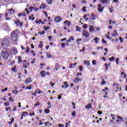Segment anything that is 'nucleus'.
Masks as SVG:
<instances>
[{
	"label": "nucleus",
	"instance_id": "obj_43",
	"mask_svg": "<svg viewBox=\"0 0 127 127\" xmlns=\"http://www.w3.org/2000/svg\"><path fill=\"white\" fill-rule=\"evenodd\" d=\"M62 48H64L65 47V43H62Z\"/></svg>",
	"mask_w": 127,
	"mask_h": 127
},
{
	"label": "nucleus",
	"instance_id": "obj_38",
	"mask_svg": "<svg viewBox=\"0 0 127 127\" xmlns=\"http://www.w3.org/2000/svg\"><path fill=\"white\" fill-rule=\"evenodd\" d=\"M44 29H45V30H47L48 29H50V27H45V26H44Z\"/></svg>",
	"mask_w": 127,
	"mask_h": 127
},
{
	"label": "nucleus",
	"instance_id": "obj_23",
	"mask_svg": "<svg viewBox=\"0 0 127 127\" xmlns=\"http://www.w3.org/2000/svg\"><path fill=\"white\" fill-rule=\"evenodd\" d=\"M5 30H6V31H9V30H10V28L8 26H6L5 28Z\"/></svg>",
	"mask_w": 127,
	"mask_h": 127
},
{
	"label": "nucleus",
	"instance_id": "obj_5",
	"mask_svg": "<svg viewBox=\"0 0 127 127\" xmlns=\"http://www.w3.org/2000/svg\"><path fill=\"white\" fill-rule=\"evenodd\" d=\"M104 6L102 8V4H99L98 5V11H99V12H102V11H103V10H104Z\"/></svg>",
	"mask_w": 127,
	"mask_h": 127
},
{
	"label": "nucleus",
	"instance_id": "obj_49",
	"mask_svg": "<svg viewBox=\"0 0 127 127\" xmlns=\"http://www.w3.org/2000/svg\"><path fill=\"white\" fill-rule=\"evenodd\" d=\"M31 64H34L35 63V59H33V61L31 62Z\"/></svg>",
	"mask_w": 127,
	"mask_h": 127
},
{
	"label": "nucleus",
	"instance_id": "obj_4",
	"mask_svg": "<svg viewBox=\"0 0 127 127\" xmlns=\"http://www.w3.org/2000/svg\"><path fill=\"white\" fill-rule=\"evenodd\" d=\"M15 24H17V26H20V27H21V26L23 25V23H22V22H20V21L18 19H17L15 21Z\"/></svg>",
	"mask_w": 127,
	"mask_h": 127
},
{
	"label": "nucleus",
	"instance_id": "obj_48",
	"mask_svg": "<svg viewBox=\"0 0 127 127\" xmlns=\"http://www.w3.org/2000/svg\"><path fill=\"white\" fill-rule=\"evenodd\" d=\"M106 81H105V79H103V81H102V83H101V84L102 85H104V84H106Z\"/></svg>",
	"mask_w": 127,
	"mask_h": 127
},
{
	"label": "nucleus",
	"instance_id": "obj_51",
	"mask_svg": "<svg viewBox=\"0 0 127 127\" xmlns=\"http://www.w3.org/2000/svg\"><path fill=\"white\" fill-rule=\"evenodd\" d=\"M69 68H70V69L73 68V64H69Z\"/></svg>",
	"mask_w": 127,
	"mask_h": 127
},
{
	"label": "nucleus",
	"instance_id": "obj_52",
	"mask_svg": "<svg viewBox=\"0 0 127 127\" xmlns=\"http://www.w3.org/2000/svg\"><path fill=\"white\" fill-rule=\"evenodd\" d=\"M48 38H49L50 41H52V40H51V38H52V37L51 36H49Z\"/></svg>",
	"mask_w": 127,
	"mask_h": 127
},
{
	"label": "nucleus",
	"instance_id": "obj_1",
	"mask_svg": "<svg viewBox=\"0 0 127 127\" xmlns=\"http://www.w3.org/2000/svg\"><path fill=\"white\" fill-rule=\"evenodd\" d=\"M18 34H19V32L17 30H15L11 32L10 38L11 40L13 42H17L18 39Z\"/></svg>",
	"mask_w": 127,
	"mask_h": 127
},
{
	"label": "nucleus",
	"instance_id": "obj_26",
	"mask_svg": "<svg viewBox=\"0 0 127 127\" xmlns=\"http://www.w3.org/2000/svg\"><path fill=\"white\" fill-rule=\"evenodd\" d=\"M108 0H101V3H107Z\"/></svg>",
	"mask_w": 127,
	"mask_h": 127
},
{
	"label": "nucleus",
	"instance_id": "obj_59",
	"mask_svg": "<svg viewBox=\"0 0 127 127\" xmlns=\"http://www.w3.org/2000/svg\"><path fill=\"white\" fill-rule=\"evenodd\" d=\"M106 37L107 38H108V39H110V40H111L112 39V38L111 37H110V36H108V35H106Z\"/></svg>",
	"mask_w": 127,
	"mask_h": 127
},
{
	"label": "nucleus",
	"instance_id": "obj_9",
	"mask_svg": "<svg viewBox=\"0 0 127 127\" xmlns=\"http://www.w3.org/2000/svg\"><path fill=\"white\" fill-rule=\"evenodd\" d=\"M31 82V79L29 77L25 80V82L26 84H29Z\"/></svg>",
	"mask_w": 127,
	"mask_h": 127
},
{
	"label": "nucleus",
	"instance_id": "obj_36",
	"mask_svg": "<svg viewBox=\"0 0 127 127\" xmlns=\"http://www.w3.org/2000/svg\"><path fill=\"white\" fill-rule=\"evenodd\" d=\"M7 87L5 88L4 89H1V92H5V91H7Z\"/></svg>",
	"mask_w": 127,
	"mask_h": 127
},
{
	"label": "nucleus",
	"instance_id": "obj_44",
	"mask_svg": "<svg viewBox=\"0 0 127 127\" xmlns=\"http://www.w3.org/2000/svg\"><path fill=\"white\" fill-rule=\"evenodd\" d=\"M9 100L10 101V102H13V99L11 97L9 98Z\"/></svg>",
	"mask_w": 127,
	"mask_h": 127
},
{
	"label": "nucleus",
	"instance_id": "obj_16",
	"mask_svg": "<svg viewBox=\"0 0 127 127\" xmlns=\"http://www.w3.org/2000/svg\"><path fill=\"white\" fill-rule=\"evenodd\" d=\"M117 119H118V120H120V121H121V122H124V118H123L121 116H118Z\"/></svg>",
	"mask_w": 127,
	"mask_h": 127
},
{
	"label": "nucleus",
	"instance_id": "obj_27",
	"mask_svg": "<svg viewBox=\"0 0 127 127\" xmlns=\"http://www.w3.org/2000/svg\"><path fill=\"white\" fill-rule=\"evenodd\" d=\"M52 0H47V2L48 4H51V3H52Z\"/></svg>",
	"mask_w": 127,
	"mask_h": 127
},
{
	"label": "nucleus",
	"instance_id": "obj_40",
	"mask_svg": "<svg viewBox=\"0 0 127 127\" xmlns=\"http://www.w3.org/2000/svg\"><path fill=\"white\" fill-rule=\"evenodd\" d=\"M83 28L86 29V28H87V27H88V25L87 24H84L83 25Z\"/></svg>",
	"mask_w": 127,
	"mask_h": 127
},
{
	"label": "nucleus",
	"instance_id": "obj_18",
	"mask_svg": "<svg viewBox=\"0 0 127 127\" xmlns=\"http://www.w3.org/2000/svg\"><path fill=\"white\" fill-rule=\"evenodd\" d=\"M9 10L10 11V14H12V13H14V10H13V9L12 8L9 9Z\"/></svg>",
	"mask_w": 127,
	"mask_h": 127
},
{
	"label": "nucleus",
	"instance_id": "obj_29",
	"mask_svg": "<svg viewBox=\"0 0 127 127\" xmlns=\"http://www.w3.org/2000/svg\"><path fill=\"white\" fill-rule=\"evenodd\" d=\"M5 110L7 112L8 111V110H10V112H11L12 110H11V109L10 108V107H7L5 108Z\"/></svg>",
	"mask_w": 127,
	"mask_h": 127
},
{
	"label": "nucleus",
	"instance_id": "obj_62",
	"mask_svg": "<svg viewBox=\"0 0 127 127\" xmlns=\"http://www.w3.org/2000/svg\"><path fill=\"white\" fill-rule=\"evenodd\" d=\"M40 104L39 102H38V103L35 104V106L36 107L37 106H39Z\"/></svg>",
	"mask_w": 127,
	"mask_h": 127
},
{
	"label": "nucleus",
	"instance_id": "obj_8",
	"mask_svg": "<svg viewBox=\"0 0 127 127\" xmlns=\"http://www.w3.org/2000/svg\"><path fill=\"white\" fill-rule=\"evenodd\" d=\"M12 51L14 55H15L17 54V53L18 52L17 51V49H16V48L12 49Z\"/></svg>",
	"mask_w": 127,
	"mask_h": 127
},
{
	"label": "nucleus",
	"instance_id": "obj_46",
	"mask_svg": "<svg viewBox=\"0 0 127 127\" xmlns=\"http://www.w3.org/2000/svg\"><path fill=\"white\" fill-rule=\"evenodd\" d=\"M4 105L6 107H7L8 106H9V103L8 102H5V103H4Z\"/></svg>",
	"mask_w": 127,
	"mask_h": 127
},
{
	"label": "nucleus",
	"instance_id": "obj_10",
	"mask_svg": "<svg viewBox=\"0 0 127 127\" xmlns=\"http://www.w3.org/2000/svg\"><path fill=\"white\" fill-rule=\"evenodd\" d=\"M65 23H67V26H69L71 25V21L66 20L64 22V24H65Z\"/></svg>",
	"mask_w": 127,
	"mask_h": 127
},
{
	"label": "nucleus",
	"instance_id": "obj_20",
	"mask_svg": "<svg viewBox=\"0 0 127 127\" xmlns=\"http://www.w3.org/2000/svg\"><path fill=\"white\" fill-rule=\"evenodd\" d=\"M64 88H68L69 87V84H67V81L64 82Z\"/></svg>",
	"mask_w": 127,
	"mask_h": 127
},
{
	"label": "nucleus",
	"instance_id": "obj_28",
	"mask_svg": "<svg viewBox=\"0 0 127 127\" xmlns=\"http://www.w3.org/2000/svg\"><path fill=\"white\" fill-rule=\"evenodd\" d=\"M76 30V31L77 30V31H79V32H80V31H81V27H80L79 26H77Z\"/></svg>",
	"mask_w": 127,
	"mask_h": 127
},
{
	"label": "nucleus",
	"instance_id": "obj_32",
	"mask_svg": "<svg viewBox=\"0 0 127 127\" xmlns=\"http://www.w3.org/2000/svg\"><path fill=\"white\" fill-rule=\"evenodd\" d=\"M119 61H120V59L119 58H117L116 59V64L117 65H119Z\"/></svg>",
	"mask_w": 127,
	"mask_h": 127
},
{
	"label": "nucleus",
	"instance_id": "obj_42",
	"mask_svg": "<svg viewBox=\"0 0 127 127\" xmlns=\"http://www.w3.org/2000/svg\"><path fill=\"white\" fill-rule=\"evenodd\" d=\"M44 14H45V16H46V17H48V14H47V12L46 11H44Z\"/></svg>",
	"mask_w": 127,
	"mask_h": 127
},
{
	"label": "nucleus",
	"instance_id": "obj_11",
	"mask_svg": "<svg viewBox=\"0 0 127 127\" xmlns=\"http://www.w3.org/2000/svg\"><path fill=\"white\" fill-rule=\"evenodd\" d=\"M41 75H42V77L43 78L45 76V75H46V72L44 70H42L41 71Z\"/></svg>",
	"mask_w": 127,
	"mask_h": 127
},
{
	"label": "nucleus",
	"instance_id": "obj_24",
	"mask_svg": "<svg viewBox=\"0 0 127 127\" xmlns=\"http://www.w3.org/2000/svg\"><path fill=\"white\" fill-rule=\"evenodd\" d=\"M86 8H87V7H86V6H84L82 8V10H83L84 12H86V11H87V10H86Z\"/></svg>",
	"mask_w": 127,
	"mask_h": 127
},
{
	"label": "nucleus",
	"instance_id": "obj_53",
	"mask_svg": "<svg viewBox=\"0 0 127 127\" xmlns=\"http://www.w3.org/2000/svg\"><path fill=\"white\" fill-rule=\"evenodd\" d=\"M35 113H29V116H35Z\"/></svg>",
	"mask_w": 127,
	"mask_h": 127
},
{
	"label": "nucleus",
	"instance_id": "obj_2",
	"mask_svg": "<svg viewBox=\"0 0 127 127\" xmlns=\"http://www.w3.org/2000/svg\"><path fill=\"white\" fill-rule=\"evenodd\" d=\"M9 52H10V50L8 49L3 48L1 50V56L3 59L6 60L9 57Z\"/></svg>",
	"mask_w": 127,
	"mask_h": 127
},
{
	"label": "nucleus",
	"instance_id": "obj_31",
	"mask_svg": "<svg viewBox=\"0 0 127 127\" xmlns=\"http://www.w3.org/2000/svg\"><path fill=\"white\" fill-rule=\"evenodd\" d=\"M15 69H16V65H14V66L11 68V70L13 71V72H15Z\"/></svg>",
	"mask_w": 127,
	"mask_h": 127
},
{
	"label": "nucleus",
	"instance_id": "obj_61",
	"mask_svg": "<svg viewBox=\"0 0 127 127\" xmlns=\"http://www.w3.org/2000/svg\"><path fill=\"white\" fill-rule=\"evenodd\" d=\"M45 126H47V125H49V122L47 121V122H45Z\"/></svg>",
	"mask_w": 127,
	"mask_h": 127
},
{
	"label": "nucleus",
	"instance_id": "obj_56",
	"mask_svg": "<svg viewBox=\"0 0 127 127\" xmlns=\"http://www.w3.org/2000/svg\"><path fill=\"white\" fill-rule=\"evenodd\" d=\"M98 115H102V114H103V112H102V111H99L98 112Z\"/></svg>",
	"mask_w": 127,
	"mask_h": 127
},
{
	"label": "nucleus",
	"instance_id": "obj_3",
	"mask_svg": "<svg viewBox=\"0 0 127 127\" xmlns=\"http://www.w3.org/2000/svg\"><path fill=\"white\" fill-rule=\"evenodd\" d=\"M2 47L6 48L9 45V41L7 38L2 39L0 42Z\"/></svg>",
	"mask_w": 127,
	"mask_h": 127
},
{
	"label": "nucleus",
	"instance_id": "obj_33",
	"mask_svg": "<svg viewBox=\"0 0 127 127\" xmlns=\"http://www.w3.org/2000/svg\"><path fill=\"white\" fill-rule=\"evenodd\" d=\"M39 23H41L42 24H44L45 23H44V22L42 21V20L41 19H40L39 20Z\"/></svg>",
	"mask_w": 127,
	"mask_h": 127
},
{
	"label": "nucleus",
	"instance_id": "obj_6",
	"mask_svg": "<svg viewBox=\"0 0 127 127\" xmlns=\"http://www.w3.org/2000/svg\"><path fill=\"white\" fill-rule=\"evenodd\" d=\"M82 34L83 35H84V36H85L86 37H89V33L85 30H83L82 31Z\"/></svg>",
	"mask_w": 127,
	"mask_h": 127
},
{
	"label": "nucleus",
	"instance_id": "obj_58",
	"mask_svg": "<svg viewBox=\"0 0 127 127\" xmlns=\"http://www.w3.org/2000/svg\"><path fill=\"white\" fill-rule=\"evenodd\" d=\"M92 64H93V65H96V60H93L92 61Z\"/></svg>",
	"mask_w": 127,
	"mask_h": 127
},
{
	"label": "nucleus",
	"instance_id": "obj_21",
	"mask_svg": "<svg viewBox=\"0 0 127 127\" xmlns=\"http://www.w3.org/2000/svg\"><path fill=\"white\" fill-rule=\"evenodd\" d=\"M86 109H91L92 108V105L91 104H88L87 106H85Z\"/></svg>",
	"mask_w": 127,
	"mask_h": 127
},
{
	"label": "nucleus",
	"instance_id": "obj_22",
	"mask_svg": "<svg viewBox=\"0 0 127 127\" xmlns=\"http://www.w3.org/2000/svg\"><path fill=\"white\" fill-rule=\"evenodd\" d=\"M45 113H46V114H49V113H50V110L48 109H46L45 110Z\"/></svg>",
	"mask_w": 127,
	"mask_h": 127
},
{
	"label": "nucleus",
	"instance_id": "obj_12",
	"mask_svg": "<svg viewBox=\"0 0 127 127\" xmlns=\"http://www.w3.org/2000/svg\"><path fill=\"white\" fill-rule=\"evenodd\" d=\"M18 16H19V17H20V16H24V17H25V16H26V14H25L24 12L23 13H21L18 15Z\"/></svg>",
	"mask_w": 127,
	"mask_h": 127
},
{
	"label": "nucleus",
	"instance_id": "obj_25",
	"mask_svg": "<svg viewBox=\"0 0 127 127\" xmlns=\"http://www.w3.org/2000/svg\"><path fill=\"white\" fill-rule=\"evenodd\" d=\"M84 64H85V65H86V64H87V65H90V62H89V61H84Z\"/></svg>",
	"mask_w": 127,
	"mask_h": 127
},
{
	"label": "nucleus",
	"instance_id": "obj_37",
	"mask_svg": "<svg viewBox=\"0 0 127 127\" xmlns=\"http://www.w3.org/2000/svg\"><path fill=\"white\" fill-rule=\"evenodd\" d=\"M26 90H31V86H27L26 87Z\"/></svg>",
	"mask_w": 127,
	"mask_h": 127
},
{
	"label": "nucleus",
	"instance_id": "obj_63",
	"mask_svg": "<svg viewBox=\"0 0 127 127\" xmlns=\"http://www.w3.org/2000/svg\"><path fill=\"white\" fill-rule=\"evenodd\" d=\"M59 126L60 127H64V124H63L62 125H61V124H59Z\"/></svg>",
	"mask_w": 127,
	"mask_h": 127
},
{
	"label": "nucleus",
	"instance_id": "obj_55",
	"mask_svg": "<svg viewBox=\"0 0 127 127\" xmlns=\"http://www.w3.org/2000/svg\"><path fill=\"white\" fill-rule=\"evenodd\" d=\"M102 42L103 43H107V41L105 40L104 39H102Z\"/></svg>",
	"mask_w": 127,
	"mask_h": 127
},
{
	"label": "nucleus",
	"instance_id": "obj_50",
	"mask_svg": "<svg viewBox=\"0 0 127 127\" xmlns=\"http://www.w3.org/2000/svg\"><path fill=\"white\" fill-rule=\"evenodd\" d=\"M79 68L80 71H83V66H79Z\"/></svg>",
	"mask_w": 127,
	"mask_h": 127
},
{
	"label": "nucleus",
	"instance_id": "obj_7",
	"mask_svg": "<svg viewBox=\"0 0 127 127\" xmlns=\"http://www.w3.org/2000/svg\"><path fill=\"white\" fill-rule=\"evenodd\" d=\"M60 20H62V18L60 16L55 18V21H56V22H60Z\"/></svg>",
	"mask_w": 127,
	"mask_h": 127
},
{
	"label": "nucleus",
	"instance_id": "obj_45",
	"mask_svg": "<svg viewBox=\"0 0 127 127\" xmlns=\"http://www.w3.org/2000/svg\"><path fill=\"white\" fill-rule=\"evenodd\" d=\"M42 46H43V45H42V44H40L38 45V47L39 48H42Z\"/></svg>",
	"mask_w": 127,
	"mask_h": 127
},
{
	"label": "nucleus",
	"instance_id": "obj_57",
	"mask_svg": "<svg viewBox=\"0 0 127 127\" xmlns=\"http://www.w3.org/2000/svg\"><path fill=\"white\" fill-rule=\"evenodd\" d=\"M80 75V76L82 75V73L78 72V73H77L76 76L79 77V75Z\"/></svg>",
	"mask_w": 127,
	"mask_h": 127
},
{
	"label": "nucleus",
	"instance_id": "obj_47",
	"mask_svg": "<svg viewBox=\"0 0 127 127\" xmlns=\"http://www.w3.org/2000/svg\"><path fill=\"white\" fill-rule=\"evenodd\" d=\"M113 7H111L110 8H109L110 11L111 12H113L114 11V10L113 9Z\"/></svg>",
	"mask_w": 127,
	"mask_h": 127
},
{
	"label": "nucleus",
	"instance_id": "obj_39",
	"mask_svg": "<svg viewBox=\"0 0 127 127\" xmlns=\"http://www.w3.org/2000/svg\"><path fill=\"white\" fill-rule=\"evenodd\" d=\"M74 82H75V83H77L78 82H79V79L78 78H75V80H74Z\"/></svg>",
	"mask_w": 127,
	"mask_h": 127
},
{
	"label": "nucleus",
	"instance_id": "obj_13",
	"mask_svg": "<svg viewBox=\"0 0 127 127\" xmlns=\"http://www.w3.org/2000/svg\"><path fill=\"white\" fill-rule=\"evenodd\" d=\"M18 64L21 63L22 62V60H21V56H18Z\"/></svg>",
	"mask_w": 127,
	"mask_h": 127
},
{
	"label": "nucleus",
	"instance_id": "obj_14",
	"mask_svg": "<svg viewBox=\"0 0 127 127\" xmlns=\"http://www.w3.org/2000/svg\"><path fill=\"white\" fill-rule=\"evenodd\" d=\"M90 19L92 20H95V15H94V13H92L90 15Z\"/></svg>",
	"mask_w": 127,
	"mask_h": 127
},
{
	"label": "nucleus",
	"instance_id": "obj_19",
	"mask_svg": "<svg viewBox=\"0 0 127 127\" xmlns=\"http://www.w3.org/2000/svg\"><path fill=\"white\" fill-rule=\"evenodd\" d=\"M94 27H93L92 25H91L89 28V31L93 32V31H94Z\"/></svg>",
	"mask_w": 127,
	"mask_h": 127
},
{
	"label": "nucleus",
	"instance_id": "obj_30",
	"mask_svg": "<svg viewBox=\"0 0 127 127\" xmlns=\"http://www.w3.org/2000/svg\"><path fill=\"white\" fill-rule=\"evenodd\" d=\"M118 35V32H117V31L114 30V33L113 34V36H117Z\"/></svg>",
	"mask_w": 127,
	"mask_h": 127
},
{
	"label": "nucleus",
	"instance_id": "obj_41",
	"mask_svg": "<svg viewBox=\"0 0 127 127\" xmlns=\"http://www.w3.org/2000/svg\"><path fill=\"white\" fill-rule=\"evenodd\" d=\"M119 39L121 41V43H123V42H124V41H123V38H122L121 37H119Z\"/></svg>",
	"mask_w": 127,
	"mask_h": 127
},
{
	"label": "nucleus",
	"instance_id": "obj_34",
	"mask_svg": "<svg viewBox=\"0 0 127 127\" xmlns=\"http://www.w3.org/2000/svg\"><path fill=\"white\" fill-rule=\"evenodd\" d=\"M115 60V57H112L109 59L110 61H114Z\"/></svg>",
	"mask_w": 127,
	"mask_h": 127
},
{
	"label": "nucleus",
	"instance_id": "obj_17",
	"mask_svg": "<svg viewBox=\"0 0 127 127\" xmlns=\"http://www.w3.org/2000/svg\"><path fill=\"white\" fill-rule=\"evenodd\" d=\"M46 55L48 58H52V55H51L50 54L47 53L46 54Z\"/></svg>",
	"mask_w": 127,
	"mask_h": 127
},
{
	"label": "nucleus",
	"instance_id": "obj_60",
	"mask_svg": "<svg viewBox=\"0 0 127 127\" xmlns=\"http://www.w3.org/2000/svg\"><path fill=\"white\" fill-rule=\"evenodd\" d=\"M39 122V126H42V125H43V123H42V121H40Z\"/></svg>",
	"mask_w": 127,
	"mask_h": 127
},
{
	"label": "nucleus",
	"instance_id": "obj_64",
	"mask_svg": "<svg viewBox=\"0 0 127 127\" xmlns=\"http://www.w3.org/2000/svg\"><path fill=\"white\" fill-rule=\"evenodd\" d=\"M85 47H84L83 48V49H82V52H85Z\"/></svg>",
	"mask_w": 127,
	"mask_h": 127
},
{
	"label": "nucleus",
	"instance_id": "obj_54",
	"mask_svg": "<svg viewBox=\"0 0 127 127\" xmlns=\"http://www.w3.org/2000/svg\"><path fill=\"white\" fill-rule=\"evenodd\" d=\"M29 50H30L29 48L27 47L26 51V53H27L28 52H29Z\"/></svg>",
	"mask_w": 127,
	"mask_h": 127
},
{
	"label": "nucleus",
	"instance_id": "obj_35",
	"mask_svg": "<svg viewBox=\"0 0 127 127\" xmlns=\"http://www.w3.org/2000/svg\"><path fill=\"white\" fill-rule=\"evenodd\" d=\"M71 115L73 116V117H75V116H76V112L75 111H73L72 113L71 114Z\"/></svg>",
	"mask_w": 127,
	"mask_h": 127
},
{
	"label": "nucleus",
	"instance_id": "obj_15",
	"mask_svg": "<svg viewBox=\"0 0 127 127\" xmlns=\"http://www.w3.org/2000/svg\"><path fill=\"white\" fill-rule=\"evenodd\" d=\"M71 40H74V37L73 36H71L69 39L68 41H66V42H71Z\"/></svg>",
	"mask_w": 127,
	"mask_h": 127
}]
</instances>
